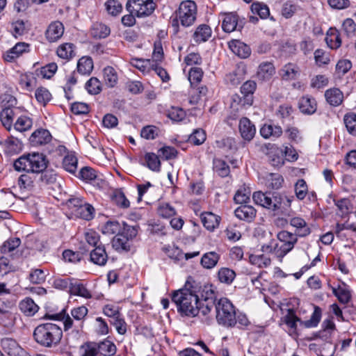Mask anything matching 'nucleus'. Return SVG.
Listing matches in <instances>:
<instances>
[{"instance_id":"obj_54","label":"nucleus","mask_w":356,"mask_h":356,"mask_svg":"<svg viewBox=\"0 0 356 356\" xmlns=\"http://www.w3.org/2000/svg\"><path fill=\"white\" fill-rule=\"evenodd\" d=\"M344 123L348 132L353 135H356V114H346L344 116Z\"/></svg>"},{"instance_id":"obj_46","label":"nucleus","mask_w":356,"mask_h":356,"mask_svg":"<svg viewBox=\"0 0 356 356\" xmlns=\"http://www.w3.org/2000/svg\"><path fill=\"white\" fill-rule=\"evenodd\" d=\"M147 166L153 171H159L161 163L159 157L154 153H147L145 156Z\"/></svg>"},{"instance_id":"obj_27","label":"nucleus","mask_w":356,"mask_h":356,"mask_svg":"<svg viewBox=\"0 0 356 356\" xmlns=\"http://www.w3.org/2000/svg\"><path fill=\"white\" fill-rule=\"evenodd\" d=\"M260 134L264 138H278L282 135V129L280 126L264 124L260 129Z\"/></svg>"},{"instance_id":"obj_45","label":"nucleus","mask_w":356,"mask_h":356,"mask_svg":"<svg viewBox=\"0 0 356 356\" xmlns=\"http://www.w3.org/2000/svg\"><path fill=\"white\" fill-rule=\"evenodd\" d=\"M251 191L249 188L242 187L239 188L234 197V201L237 204H245L250 200Z\"/></svg>"},{"instance_id":"obj_19","label":"nucleus","mask_w":356,"mask_h":356,"mask_svg":"<svg viewBox=\"0 0 356 356\" xmlns=\"http://www.w3.org/2000/svg\"><path fill=\"white\" fill-rule=\"evenodd\" d=\"M238 16L234 13L223 14L222 28L224 31L231 33L236 29Z\"/></svg>"},{"instance_id":"obj_48","label":"nucleus","mask_w":356,"mask_h":356,"mask_svg":"<svg viewBox=\"0 0 356 356\" xmlns=\"http://www.w3.org/2000/svg\"><path fill=\"white\" fill-rule=\"evenodd\" d=\"M86 88L90 94L97 95L102 90V84L97 78L92 77L86 82Z\"/></svg>"},{"instance_id":"obj_37","label":"nucleus","mask_w":356,"mask_h":356,"mask_svg":"<svg viewBox=\"0 0 356 356\" xmlns=\"http://www.w3.org/2000/svg\"><path fill=\"white\" fill-rule=\"evenodd\" d=\"M33 126V121L31 118L26 115L19 117L14 124L15 130L24 132L29 130Z\"/></svg>"},{"instance_id":"obj_14","label":"nucleus","mask_w":356,"mask_h":356,"mask_svg":"<svg viewBox=\"0 0 356 356\" xmlns=\"http://www.w3.org/2000/svg\"><path fill=\"white\" fill-rule=\"evenodd\" d=\"M234 214L240 220L250 222L256 216V210L252 206L244 204L238 207L234 211Z\"/></svg>"},{"instance_id":"obj_62","label":"nucleus","mask_w":356,"mask_h":356,"mask_svg":"<svg viewBox=\"0 0 356 356\" xmlns=\"http://www.w3.org/2000/svg\"><path fill=\"white\" fill-rule=\"evenodd\" d=\"M46 275L42 269H35L29 275V280L33 284H42L44 282Z\"/></svg>"},{"instance_id":"obj_15","label":"nucleus","mask_w":356,"mask_h":356,"mask_svg":"<svg viewBox=\"0 0 356 356\" xmlns=\"http://www.w3.org/2000/svg\"><path fill=\"white\" fill-rule=\"evenodd\" d=\"M51 138V134L47 130L38 129L31 134L29 140L32 145L39 146L49 143Z\"/></svg>"},{"instance_id":"obj_39","label":"nucleus","mask_w":356,"mask_h":356,"mask_svg":"<svg viewBox=\"0 0 356 356\" xmlns=\"http://www.w3.org/2000/svg\"><path fill=\"white\" fill-rule=\"evenodd\" d=\"M275 74V67L271 63H261L257 72L258 77L262 80L269 79Z\"/></svg>"},{"instance_id":"obj_43","label":"nucleus","mask_w":356,"mask_h":356,"mask_svg":"<svg viewBox=\"0 0 356 356\" xmlns=\"http://www.w3.org/2000/svg\"><path fill=\"white\" fill-rule=\"evenodd\" d=\"M252 198L255 204L269 209L271 200L270 195L257 191L253 193Z\"/></svg>"},{"instance_id":"obj_9","label":"nucleus","mask_w":356,"mask_h":356,"mask_svg":"<svg viewBox=\"0 0 356 356\" xmlns=\"http://www.w3.org/2000/svg\"><path fill=\"white\" fill-rule=\"evenodd\" d=\"M63 24L60 22L55 21L49 25L45 32V36L49 42H54L60 39L63 35Z\"/></svg>"},{"instance_id":"obj_16","label":"nucleus","mask_w":356,"mask_h":356,"mask_svg":"<svg viewBox=\"0 0 356 356\" xmlns=\"http://www.w3.org/2000/svg\"><path fill=\"white\" fill-rule=\"evenodd\" d=\"M211 29L207 24L199 25L193 35V39L197 44L207 41L211 36Z\"/></svg>"},{"instance_id":"obj_50","label":"nucleus","mask_w":356,"mask_h":356,"mask_svg":"<svg viewBox=\"0 0 356 356\" xmlns=\"http://www.w3.org/2000/svg\"><path fill=\"white\" fill-rule=\"evenodd\" d=\"M21 240L19 238H10L1 248V251L3 254H8L13 252L19 246Z\"/></svg>"},{"instance_id":"obj_36","label":"nucleus","mask_w":356,"mask_h":356,"mask_svg":"<svg viewBox=\"0 0 356 356\" xmlns=\"http://www.w3.org/2000/svg\"><path fill=\"white\" fill-rule=\"evenodd\" d=\"M19 308L26 316H33L38 310V306L31 298H26L21 301Z\"/></svg>"},{"instance_id":"obj_25","label":"nucleus","mask_w":356,"mask_h":356,"mask_svg":"<svg viewBox=\"0 0 356 356\" xmlns=\"http://www.w3.org/2000/svg\"><path fill=\"white\" fill-rule=\"evenodd\" d=\"M290 224L297 229V234L300 236H306L310 234V229L307 227L305 220L299 217L292 218Z\"/></svg>"},{"instance_id":"obj_1","label":"nucleus","mask_w":356,"mask_h":356,"mask_svg":"<svg viewBox=\"0 0 356 356\" xmlns=\"http://www.w3.org/2000/svg\"><path fill=\"white\" fill-rule=\"evenodd\" d=\"M172 300L177 305L178 312L187 316H195L199 312L205 316L211 310V305H204L196 292L191 289L184 288L175 291Z\"/></svg>"},{"instance_id":"obj_60","label":"nucleus","mask_w":356,"mask_h":356,"mask_svg":"<svg viewBox=\"0 0 356 356\" xmlns=\"http://www.w3.org/2000/svg\"><path fill=\"white\" fill-rule=\"evenodd\" d=\"M159 134V129L154 126H146L143 128L140 132L142 138L147 140H153Z\"/></svg>"},{"instance_id":"obj_38","label":"nucleus","mask_w":356,"mask_h":356,"mask_svg":"<svg viewBox=\"0 0 356 356\" xmlns=\"http://www.w3.org/2000/svg\"><path fill=\"white\" fill-rule=\"evenodd\" d=\"M77 161L74 153H67L63 159V168L70 173L74 174L77 169Z\"/></svg>"},{"instance_id":"obj_10","label":"nucleus","mask_w":356,"mask_h":356,"mask_svg":"<svg viewBox=\"0 0 356 356\" xmlns=\"http://www.w3.org/2000/svg\"><path fill=\"white\" fill-rule=\"evenodd\" d=\"M238 127L241 136L244 140L250 141L253 138L256 129L248 118L241 119Z\"/></svg>"},{"instance_id":"obj_6","label":"nucleus","mask_w":356,"mask_h":356,"mask_svg":"<svg viewBox=\"0 0 356 356\" xmlns=\"http://www.w3.org/2000/svg\"><path fill=\"white\" fill-rule=\"evenodd\" d=\"M197 6L193 1H184L181 3L177 13V18L172 20V26H177L178 21L183 26L193 25L196 19Z\"/></svg>"},{"instance_id":"obj_29","label":"nucleus","mask_w":356,"mask_h":356,"mask_svg":"<svg viewBox=\"0 0 356 356\" xmlns=\"http://www.w3.org/2000/svg\"><path fill=\"white\" fill-rule=\"evenodd\" d=\"M94 211L92 205L84 202L81 206H79V208L76 209L74 214L84 220H90L93 218Z\"/></svg>"},{"instance_id":"obj_20","label":"nucleus","mask_w":356,"mask_h":356,"mask_svg":"<svg viewBox=\"0 0 356 356\" xmlns=\"http://www.w3.org/2000/svg\"><path fill=\"white\" fill-rule=\"evenodd\" d=\"M220 255L216 252H209L204 254L200 260L201 266L205 269H212L218 264Z\"/></svg>"},{"instance_id":"obj_13","label":"nucleus","mask_w":356,"mask_h":356,"mask_svg":"<svg viewBox=\"0 0 356 356\" xmlns=\"http://www.w3.org/2000/svg\"><path fill=\"white\" fill-rule=\"evenodd\" d=\"M112 246L118 252H128L131 250L132 242L127 238L125 234L118 233L112 240Z\"/></svg>"},{"instance_id":"obj_31","label":"nucleus","mask_w":356,"mask_h":356,"mask_svg":"<svg viewBox=\"0 0 356 356\" xmlns=\"http://www.w3.org/2000/svg\"><path fill=\"white\" fill-rule=\"evenodd\" d=\"M93 70V61L89 56H83L77 63V70L81 74H90Z\"/></svg>"},{"instance_id":"obj_34","label":"nucleus","mask_w":356,"mask_h":356,"mask_svg":"<svg viewBox=\"0 0 356 356\" xmlns=\"http://www.w3.org/2000/svg\"><path fill=\"white\" fill-rule=\"evenodd\" d=\"M58 57L69 60L74 56V46L72 43H64L60 45L56 51Z\"/></svg>"},{"instance_id":"obj_63","label":"nucleus","mask_w":356,"mask_h":356,"mask_svg":"<svg viewBox=\"0 0 356 356\" xmlns=\"http://www.w3.org/2000/svg\"><path fill=\"white\" fill-rule=\"evenodd\" d=\"M120 229V225L117 221H108L102 227V232L105 234H114Z\"/></svg>"},{"instance_id":"obj_47","label":"nucleus","mask_w":356,"mask_h":356,"mask_svg":"<svg viewBox=\"0 0 356 356\" xmlns=\"http://www.w3.org/2000/svg\"><path fill=\"white\" fill-rule=\"evenodd\" d=\"M321 317V310L318 307H314V311L309 320L301 322L305 327H314L318 324Z\"/></svg>"},{"instance_id":"obj_5","label":"nucleus","mask_w":356,"mask_h":356,"mask_svg":"<svg viewBox=\"0 0 356 356\" xmlns=\"http://www.w3.org/2000/svg\"><path fill=\"white\" fill-rule=\"evenodd\" d=\"M217 321L225 326L236 323V314L232 303L226 298H220L215 305Z\"/></svg>"},{"instance_id":"obj_55","label":"nucleus","mask_w":356,"mask_h":356,"mask_svg":"<svg viewBox=\"0 0 356 356\" xmlns=\"http://www.w3.org/2000/svg\"><path fill=\"white\" fill-rule=\"evenodd\" d=\"M206 140V134L202 129H196L190 136L188 140L195 145L202 144Z\"/></svg>"},{"instance_id":"obj_53","label":"nucleus","mask_w":356,"mask_h":356,"mask_svg":"<svg viewBox=\"0 0 356 356\" xmlns=\"http://www.w3.org/2000/svg\"><path fill=\"white\" fill-rule=\"evenodd\" d=\"M250 262L252 264L258 266L259 268H266L270 265L271 260L269 257L261 255H252L250 257Z\"/></svg>"},{"instance_id":"obj_7","label":"nucleus","mask_w":356,"mask_h":356,"mask_svg":"<svg viewBox=\"0 0 356 356\" xmlns=\"http://www.w3.org/2000/svg\"><path fill=\"white\" fill-rule=\"evenodd\" d=\"M156 7L153 0H128L126 8L130 13H134L138 17L151 15Z\"/></svg>"},{"instance_id":"obj_3","label":"nucleus","mask_w":356,"mask_h":356,"mask_svg":"<svg viewBox=\"0 0 356 356\" xmlns=\"http://www.w3.org/2000/svg\"><path fill=\"white\" fill-rule=\"evenodd\" d=\"M277 238L281 244L264 245L262 246V251L271 252L277 258L282 259L294 247L298 241L297 235L287 231H281L277 234Z\"/></svg>"},{"instance_id":"obj_57","label":"nucleus","mask_w":356,"mask_h":356,"mask_svg":"<svg viewBox=\"0 0 356 356\" xmlns=\"http://www.w3.org/2000/svg\"><path fill=\"white\" fill-rule=\"evenodd\" d=\"M332 291L333 293L337 297L339 301L342 304H346L350 300L351 296L349 291L344 288H333Z\"/></svg>"},{"instance_id":"obj_30","label":"nucleus","mask_w":356,"mask_h":356,"mask_svg":"<svg viewBox=\"0 0 356 356\" xmlns=\"http://www.w3.org/2000/svg\"><path fill=\"white\" fill-rule=\"evenodd\" d=\"M14 115V111L11 108H5L0 113L2 124L8 131L12 129Z\"/></svg>"},{"instance_id":"obj_41","label":"nucleus","mask_w":356,"mask_h":356,"mask_svg":"<svg viewBox=\"0 0 356 356\" xmlns=\"http://www.w3.org/2000/svg\"><path fill=\"white\" fill-rule=\"evenodd\" d=\"M97 344L92 342H87L81 345L79 348V356H96L97 355Z\"/></svg>"},{"instance_id":"obj_56","label":"nucleus","mask_w":356,"mask_h":356,"mask_svg":"<svg viewBox=\"0 0 356 356\" xmlns=\"http://www.w3.org/2000/svg\"><path fill=\"white\" fill-rule=\"evenodd\" d=\"M35 96L37 101L43 105H45L51 99L50 92L43 87L38 88L35 90Z\"/></svg>"},{"instance_id":"obj_40","label":"nucleus","mask_w":356,"mask_h":356,"mask_svg":"<svg viewBox=\"0 0 356 356\" xmlns=\"http://www.w3.org/2000/svg\"><path fill=\"white\" fill-rule=\"evenodd\" d=\"M131 64L140 70L143 73H149L151 72L152 67L154 66V61H152L149 59L143 60L138 58H133L131 61Z\"/></svg>"},{"instance_id":"obj_64","label":"nucleus","mask_w":356,"mask_h":356,"mask_svg":"<svg viewBox=\"0 0 356 356\" xmlns=\"http://www.w3.org/2000/svg\"><path fill=\"white\" fill-rule=\"evenodd\" d=\"M168 117L173 121H181L186 116L185 111L178 107H172L168 112Z\"/></svg>"},{"instance_id":"obj_17","label":"nucleus","mask_w":356,"mask_h":356,"mask_svg":"<svg viewBox=\"0 0 356 356\" xmlns=\"http://www.w3.org/2000/svg\"><path fill=\"white\" fill-rule=\"evenodd\" d=\"M1 346L3 350L10 356H19L22 352V348L17 341L10 338H5L1 340Z\"/></svg>"},{"instance_id":"obj_33","label":"nucleus","mask_w":356,"mask_h":356,"mask_svg":"<svg viewBox=\"0 0 356 356\" xmlns=\"http://www.w3.org/2000/svg\"><path fill=\"white\" fill-rule=\"evenodd\" d=\"M90 33L95 38H104L110 34V29L102 23L96 22L93 24Z\"/></svg>"},{"instance_id":"obj_22","label":"nucleus","mask_w":356,"mask_h":356,"mask_svg":"<svg viewBox=\"0 0 356 356\" xmlns=\"http://www.w3.org/2000/svg\"><path fill=\"white\" fill-rule=\"evenodd\" d=\"M201 220L208 230H213L219 225L220 217L211 212H205L201 215Z\"/></svg>"},{"instance_id":"obj_23","label":"nucleus","mask_w":356,"mask_h":356,"mask_svg":"<svg viewBox=\"0 0 356 356\" xmlns=\"http://www.w3.org/2000/svg\"><path fill=\"white\" fill-rule=\"evenodd\" d=\"M325 97L327 102L332 106H339L341 104L343 99L342 92L338 88H331L325 92Z\"/></svg>"},{"instance_id":"obj_4","label":"nucleus","mask_w":356,"mask_h":356,"mask_svg":"<svg viewBox=\"0 0 356 356\" xmlns=\"http://www.w3.org/2000/svg\"><path fill=\"white\" fill-rule=\"evenodd\" d=\"M15 169L17 171L41 172L47 167L45 156L39 153L29 154L19 157L14 163Z\"/></svg>"},{"instance_id":"obj_35","label":"nucleus","mask_w":356,"mask_h":356,"mask_svg":"<svg viewBox=\"0 0 356 356\" xmlns=\"http://www.w3.org/2000/svg\"><path fill=\"white\" fill-rule=\"evenodd\" d=\"M104 80L108 87H114L118 82V75L115 70L110 66H107L104 69L103 71Z\"/></svg>"},{"instance_id":"obj_24","label":"nucleus","mask_w":356,"mask_h":356,"mask_svg":"<svg viewBox=\"0 0 356 356\" xmlns=\"http://www.w3.org/2000/svg\"><path fill=\"white\" fill-rule=\"evenodd\" d=\"M217 277L220 283L229 285L234 280L236 273L231 268L222 267L218 270Z\"/></svg>"},{"instance_id":"obj_2","label":"nucleus","mask_w":356,"mask_h":356,"mask_svg":"<svg viewBox=\"0 0 356 356\" xmlns=\"http://www.w3.org/2000/svg\"><path fill=\"white\" fill-rule=\"evenodd\" d=\"M60 327L54 323H44L38 325L34 330L35 340L40 345L51 347L58 344L62 337Z\"/></svg>"},{"instance_id":"obj_58","label":"nucleus","mask_w":356,"mask_h":356,"mask_svg":"<svg viewBox=\"0 0 356 356\" xmlns=\"http://www.w3.org/2000/svg\"><path fill=\"white\" fill-rule=\"evenodd\" d=\"M203 76V71L200 67H192L188 72V80L191 85L196 84L200 82Z\"/></svg>"},{"instance_id":"obj_28","label":"nucleus","mask_w":356,"mask_h":356,"mask_svg":"<svg viewBox=\"0 0 356 356\" xmlns=\"http://www.w3.org/2000/svg\"><path fill=\"white\" fill-rule=\"evenodd\" d=\"M325 42L331 49H336L341 44L339 33L336 29H330L325 37Z\"/></svg>"},{"instance_id":"obj_21","label":"nucleus","mask_w":356,"mask_h":356,"mask_svg":"<svg viewBox=\"0 0 356 356\" xmlns=\"http://www.w3.org/2000/svg\"><path fill=\"white\" fill-rule=\"evenodd\" d=\"M253 102L252 96L248 95L245 97L236 94L232 97L231 108L235 111H238L246 106L252 105Z\"/></svg>"},{"instance_id":"obj_59","label":"nucleus","mask_w":356,"mask_h":356,"mask_svg":"<svg viewBox=\"0 0 356 356\" xmlns=\"http://www.w3.org/2000/svg\"><path fill=\"white\" fill-rule=\"evenodd\" d=\"M105 6L107 12L113 16L118 15L122 9L121 3L117 0H108Z\"/></svg>"},{"instance_id":"obj_12","label":"nucleus","mask_w":356,"mask_h":356,"mask_svg":"<svg viewBox=\"0 0 356 356\" xmlns=\"http://www.w3.org/2000/svg\"><path fill=\"white\" fill-rule=\"evenodd\" d=\"M29 45L25 42H18L13 48L6 51L3 58L6 61L13 62L15 59L26 52Z\"/></svg>"},{"instance_id":"obj_18","label":"nucleus","mask_w":356,"mask_h":356,"mask_svg":"<svg viewBox=\"0 0 356 356\" xmlns=\"http://www.w3.org/2000/svg\"><path fill=\"white\" fill-rule=\"evenodd\" d=\"M108 255L104 245H98L90 252V261L95 264L104 266L107 261Z\"/></svg>"},{"instance_id":"obj_8","label":"nucleus","mask_w":356,"mask_h":356,"mask_svg":"<svg viewBox=\"0 0 356 356\" xmlns=\"http://www.w3.org/2000/svg\"><path fill=\"white\" fill-rule=\"evenodd\" d=\"M279 74L284 81H292L296 79L300 74L299 66L293 63L285 64L280 70Z\"/></svg>"},{"instance_id":"obj_49","label":"nucleus","mask_w":356,"mask_h":356,"mask_svg":"<svg viewBox=\"0 0 356 356\" xmlns=\"http://www.w3.org/2000/svg\"><path fill=\"white\" fill-rule=\"evenodd\" d=\"M252 13L258 14L261 18L266 19L270 15V10L267 5L263 3H254L251 6Z\"/></svg>"},{"instance_id":"obj_32","label":"nucleus","mask_w":356,"mask_h":356,"mask_svg":"<svg viewBox=\"0 0 356 356\" xmlns=\"http://www.w3.org/2000/svg\"><path fill=\"white\" fill-rule=\"evenodd\" d=\"M97 353L104 356H113L116 353L115 345L108 340H104L97 344Z\"/></svg>"},{"instance_id":"obj_51","label":"nucleus","mask_w":356,"mask_h":356,"mask_svg":"<svg viewBox=\"0 0 356 356\" xmlns=\"http://www.w3.org/2000/svg\"><path fill=\"white\" fill-rule=\"evenodd\" d=\"M70 291L73 295L79 296L86 298H90L91 297L90 291L82 284H72Z\"/></svg>"},{"instance_id":"obj_42","label":"nucleus","mask_w":356,"mask_h":356,"mask_svg":"<svg viewBox=\"0 0 356 356\" xmlns=\"http://www.w3.org/2000/svg\"><path fill=\"white\" fill-rule=\"evenodd\" d=\"M284 321L286 325L293 330V332L296 330L297 322H302L296 314L295 312L292 309H287L286 314L284 317Z\"/></svg>"},{"instance_id":"obj_52","label":"nucleus","mask_w":356,"mask_h":356,"mask_svg":"<svg viewBox=\"0 0 356 356\" xmlns=\"http://www.w3.org/2000/svg\"><path fill=\"white\" fill-rule=\"evenodd\" d=\"M307 185L304 179H298L295 185V193L298 200H303L307 194Z\"/></svg>"},{"instance_id":"obj_44","label":"nucleus","mask_w":356,"mask_h":356,"mask_svg":"<svg viewBox=\"0 0 356 356\" xmlns=\"http://www.w3.org/2000/svg\"><path fill=\"white\" fill-rule=\"evenodd\" d=\"M214 170L222 177H227L229 174V165L222 160L215 159L213 160Z\"/></svg>"},{"instance_id":"obj_26","label":"nucleus","mask_w":356,"mask_h":356,"mask_svg":"<svg viewBox=\"0 0 356 356\" xmlns=\"http://www.w3.org/2000/svg\"><path fill=\"white\" fill-rule=\"evenodd\" d=\"M299 108L303 113L312 114L316 110V104L314 99L303 97L299 102Z\"/></svg>"},{"instance_id":"obj_61","label":"nucleus","mask_w":356,"mask_h":356,"mask_svg":"<svg viewBox=\"0 0 356 356\" xmlns=\"http://www.w3.org/2000/svg\"><path fill=\"white\" fill-rule=\"evenodd\" d=\"M58 66L55 63H51L40 70V74L45 79H50L57 71Z\"/></svg>"},{"instance_id":"obj_11","label":"nucleus","mask_w":356,"mask_h":356,"mask_svg":"<svg viewBox=\"0 0 356 356\" xmlns=\"http://www.w3.org/2000/svg\"><path fill=\"white\" fill-rule=\"evenodd\" d=\"M228 44L231 51L241 58H246L251 54L250 48L240 40H232Z\"/></svg>"}]
</instances>
